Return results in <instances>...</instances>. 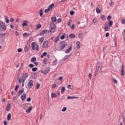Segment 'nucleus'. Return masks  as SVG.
<instances>
[{"instance_id":"obj_1","label":"nucleus","mask_w":125,"mask_h":125,"mask_svg":"<svg viewBox=\"0 0 125 125\" xmlns=\"http://www.w3.org/2000/svg\"><path fill=\"white\" fill-rule=\"evenodd\" d=\"M55 30H56L55 24L54 23H51L50 32L51 33H55Z\"/></svg>"},{"instance_id":"obj_2","label":"nucleus","mask_w":125,"mask_h":125,"mask_svg":"<svg viewBox=\"0 0 125 125\" xmlns=\"http://www.w3.org/2000/svg\"><path fill=\"white\" fill-rule=\"evenodd\" d=\"M31 47L33 50H35V48L36 50H39V44H37L36 45V43L35 42H32L31 43Z\"/></svg>"},{"instance_id":"obj_3","label":"nucleus","mask_w":125,"mask_h":125,"mask_svg":"<svg viewBox=\"0 0 125 125\" xmlns=\"http://www.w3.org/2000/svg\"><path fill=\"white\" fill-rule=\"evenodd\" d=\"M54 6V3H52L49 5L47 9L44 10L45 13H48V12L52 9V7Z\"/></svg>"},{"instance_id":"obj_4","label":"nucleus","mask_w":125,"mask_h":125,"mask_svg":"<svg viewBox=\"0 0 125 125\" xmlns=\"http://www.w3.org/2000/svg\"><path fill=\"white\" fill-rule=\"evenodd\" d=\"M0 27L3 30V31H5L6 30V26H5V23L2 22L1 21H0Z\"/></svg>"},{"instance_id":"obj_5","label":"nucleus","mask_w":125,"mask_h":125,"mask_svg":"<svg viewBox=\"0 0 125 125\" xmlns=\"http://www.w3.org/2000/svg\"><path fill=\"white\" fill-rule=\"evenodd\" d=\"M28 77H29V74H28L27 73L23 74L22 75V81L25 82V81H26V80H27V79L28 78Z\"/></svg>"},{"instance_id":"obj_6","label":"nucleus","mask_w":125,"mask_h":125,"mask_svg":"<svg viewBox=\"0 0 125 125\" xmlns=\"http://www.w3.org/2000/svg\"><path fill=\"white\" fill-rule=\"evenodd\" d=\"M104 30L105 32H107V31L110 30V27H109V24L108 23H105Z\"/></svg>"},{"instance_id":"obj_7","label":"nucleus","mask_w":125,"mask_h":125,"mask_svg":"<svg viewBox=\"0 0 125 125\" xmlns=\"http://www.w3.org/2000/svg\"><path fill=\"white\" fill-rule=\"evenodd\" d=\"M48 46V41H45L43 42L42 44L43 48H46Z\"/></svg>"},{"instance_id":"obj_8","label":"nucleus","mask_w":125,"mask_h":125,"mask_svg":"<svg viewBox=\"0 0 125 125\" xmlns=\"http://www.w3.org/2000/svg\"><path fill=\"white\" fill-rule=\"evenodd\" d=\"M65 44L62 43L61 46H58V50L60 51H61V50H63V48H65Z\"/></svg>"},{"instance_id":"obj_9","label":"nucleus","mask_w":125,"mask_h":125,"mask_svg":"<svg viewBox=\"0 0 125 125\" xmlns=\"http://www.w3.org/2000/svg\"><path fill=\"white\" fill-rule=\"evenodd\" d=\"M33 80H30L27 84V86L29 87V88H32V87L33 86Z\"/></svg>"},{"instance_id":"obj_10","label":"nucleus","mask_w":125,"mask_h":125,"mask_svg":"<svg viewBox=\"0 0 125 125\" xmlns=\"http://www.w3.org/2000/svg\"><path fill=\"white\" fill-rule=\"evenodd\" d=\"M72 51V46H70L68 49H67V50L65 51L66 54H68V53H70Z\"/></svg>"},{"instance_id":"obj_11","label":"nucleus","mask_w":125,"mask_h":125,"mask_svg":"<svg viewBox=\"0 0 125 125\" xmlns=\"http://www.w3.org/2000/svg\"><path fill=\"white\" fill-rule=\"evenodd\" d=\"M121 75L123 76H125V67L124 66V65L122 66Z\"/></svg>"},{"instance_id":"obj_12","label":"nucleus","mask_w":125,"mask_h":125,"mask_svg":"<svg viewBox=\"0 0 125 125\" xmlns=\"http://www.w3.org/2000/svg\"><path fill=\"white\" fill-rule=\"evenodd\" d=\"M76 45L77 49H80V48H81V42H80V41H77Z\"/></svg>"},{"instance_id":"obj_13","label":"nucleus","mask_w":125,"mask_h":125,"mask_svg":"<svg viewBox=\"0 0 125 125\" xmlns=\"http://www.w3.org/2000/svg\"><path fill=\"white\" fill-rule=\"evenodd\" d=\"M25 98H26V94L25 93L22 94L21 96V99L22 100V101H24Z\"/></svg>"},{"instance_id":"obj_14","label":"nucleus","mask_w":125,"mask_h":125,"mask_svg":"<svg viewBox=\"0 0 125 125\" xmlns=\"http://www.w3.org/2000/svg\"><path fill=\"white\" fill-rule=\"evenodd\" d=\"M48 30L45 29L44 30L42 31L41 33H40V36H44V34H45V33H47Z\"/></svg>"},{"instance_id":"obj_15","label":"nucleus","mask_w":125,"mask_h":125,"mask_svg":"<svg viewBox=\"0 0 125 125\" xmlns=\"http://www.w3.org/2000/svg\"><path fill=\"white\" fill-rule=\"evenodd\" d=\"M11 109V104H8L6 106V111H9Z\"/></svg>"},{"instance_id":"obj_16","label":"nucleus","mask_w":125,"mask_h":125,"mask_svg":"<svg viewBox=\"0 0 125 125\" xmlns=\"http://www.w3.org/2000/svg\"><path fill=\"white\" fill-rule=\"evenodd\" d=\"M23 92H24V89L20 90L18 93V95L19 96H20V95H21V94H22V93H23Z\"/></svg>"},{"instance_id":"obj_17","label":"nucleus","mask_w":125,"mask_h":125,"mask_svg":"<svg viewBox=\"0 0 125 125\" xmlns=\"http://www.w3.org/2000/svg\"><path fill=\"white\" fill-rule=\"evenodd\" d=\"M69 37L70 39H75V38H76V36L74 33H71L69 35Z\"/></svg>"},{"instance_id":"obj_18","label":"nucleus","mask_w":125,"mask_h":125,"mask_svg":"<svg viewBox=\"0 0 125 125\" xmlns=\"http://www.w3.org/2000/svg\"><path fill=\"white\" fill-rule=\"evenodd\" d=\"M100 69V68L99 67H96L95 72V77L98 74Z\"/></svg>"},{"instance_id":"obj_19","label":"nucleus","mask_w":125,"mask_h":125,"mask_svg":"<svg viewBox=\"0 0 125 125\" xmlns=\"http://www.w3.org/2000/svg\"><path fill=\"white\" fill-rule=\"evenodd\" d=\"M27 22H28V21L25 20L23 21V23H22V27H25V26H28V24H27Z\"/></svg>"},{"instance_id":"obj_20","label":"nucleus","mask_w":125,"mask_h":125,"mask_svg":"<svg viewBox=\"0 0 125 125\" xmlns=\"http://www.w3.org/2000/svg\"><path fill=\"white\" fill-rule=\"evenodd\" d=\"M39 14L40 17H42V15L43 14V12L42 11V9H40L39 11Z\"/></svg>"},{"instance_id":"obj_21","label":"nucleus","mask_w":125,"mask_h":125,"mask_svg":"<svg viewBox=\"0 0 125 125\" xmlns=\"http://www.w3.org/2000/svg\"><path fill=\"white\" fill-rule=\"evenodd\" d=\"M4 17L5 18L6 23H9V20H8V17H7V16H4Z\"/></svg>"},{"instance_id":"obj_22","label":"nucleus","mask_w":125,"mask_h":125,"mask_svg":"<svg viewBox=\"0 0 125 125\" xmlns=\"http://www.w3.org/2000/svg\"><path fill=\"white\" fill-rule=\"evenodd\" d=\"M43 39H44V37H42V38L39 39V42L41 44H42V42H43Z\"/></svg>"},{"instance_id":"obj_23","label":"nucleus","mask_w":125,"mask_h":125,"mask_svg":"<svg viewBox=\"0 0 125 125\" xmlns=\"http://www.w3.org/2000/svg\"><path fill=\"white\" fill-rule=\"evenodd\" d=\"M47 54V53H46V52H44V53H43L41 56V58H43V57H44V56H46V55Z\"/></svg>"},{"instance_id":"obj_24","label":"nucleus","mask_w":125,"mask_h":125,"mask_svg":"<svg viewBox=\"0 0 125 125\" xmlns=\"http://www.w3.org/2000/svg\"><path fill=\"white\" fill-rule=\"evenodd\" d=\"M76 98H77V97H74V96H68L67 97V99H76Z\"/></svg>"},{"instance_id":"obj_25","label":"nucleus","mask_w":125,"mask_h":125,"mask_svg":"<svg viewBox=\"0 0 125 125\" xmlns=\"http://www.w3.org/2000/svg\"><path fill=\"white\" fill-rule=\"evenodd\" d=\"M7 119L8 121H10L11 119V114L9 113L7 114Z\"/></svg>"},{"instance_id":"obj_26","label":"nucleus","mask_w":125,"mask_h":125,"mask_svg":"<svg viewBox=\"0 0 125 125\" xmlns=\"http://www.w3.org/2000/svg\"><path fill=\"white\" fill-rule=\"evenodd\" d=\"M70 56H71L70 55H66L63 57V58L62 59V60H67V59H68V58H69Z\"/></svg>"},{"instance_id":"obj_27","label":"nucleus","mask_w":125,"mask_h":125,"mask_svg":"<svg viewBox=\"0 0 125 125\" xmlns=\"http://www.w3.org/2000/svg\"><path fill=\"white\" fill-rule=\"evenodd\" d=\"M57 61H58L57 59H55V60L53 61V64H54V66H56V65H57Z\"/></svg>"},{"instance_id":"obj_28","label":"nucleus","mask_w":125,"mask_h":125,"mask_svg":"<svg viewBox=\"0 0 125 125\" xmlns=\"http://www.w3.org/2000/svg\"><path fill=\"white\" fill-rule=\"evenodd\" d=\"M4 42H5V38H2L0 39V43H4Z\"/></svg>"},{"instance_id":"obj_29","label":"nucleus","mask_w":125,"mask_h":125,"mask_svg":"<svg viewBox=\"0 0 125 125\" xmlns=\"http://www.w3.org/2000/svg\"><path fill=\"white\" fill-rule=\"evenodd\" d=\"M113 23L114 22H113V21H108V25H109V27H112V25H113Z\"/></svg>"},{"instance_id":"obj_30","label":"nucleus","mask_w":125,"mask_h":125,"mask_svg":"<svg viewBox=\"0 0 125 125\" xmlns=\"http://www.w3.org/2000/svg\"><path fill=\"white\" fill-rule=\"evenodd\" d=\"M36 61H37V58L33 57V58H31V62H35Z\"/></svg>"},{"instance_id":"obj_31","label":"nucleus","mask_w":125,"mask_h":125,"mask_svg":"<svg viewBox=\"0 0 125 125\" xmlns=\"http://www.w3.org/2000/svg\"><path fill=\"white\" fill-rule=\"evenodd\" d=\"M32 106L29 107L28 109L26 110V113H30V112H31V110H32Z\"/></svg>"},{"instance_id":"obj_32","label":"nucleus","mask_w":125,"mask_h":125,"mask_svg":"<svg viewBox=\"0 0 125 125\" xmlns=\"http://www.w3.org/2000/svg\"><path fill=\"white\" fill-rule=\"evenodd\" d=\"M51 97H57V95L55 93H51Z\"/></svg>"},{"instance_id":"obj_33","label":"nucleus","mask_w":125,"mask_h":125,"mask_svg":"<svg viewBox=\"0 0 125 125\" xmlns=\"http://www.w3.org/2000/svg\"><path fill=\"white\" fill-rule=\"evenodd\" d=\"M28 50H29V49L28 48V46L26 45L24 47V51L25 52H28Z\"/></svg>"},{"instance_id":"obj_34","label":"nucleus","mask_w":125,"mask_h":125,"mask_svg":"<svg viewBox=\"0 0 125 125\" xmlns=\"http://www.w3.org/2000/svg\"><path fill=\"white\" fill-rule=\"evenodd\" d=\"M93 23H94V24H96V23H97V19L95 18L93 19Z\"/></svg>"},{"instance_id":"obj_35","label":"nucleus","mask_w":125,"mask_h":125,"mask_svg":"<svg viewBox=\"0 0 125 125\" xmlns=\"http://www.w3.org/2000/svg\"><path fill=\"white\" fill-rule=\"evenodd\" d=\"M64 91H65V87H62L61 89V92L62 94L64 93Z\"/></svg>"},{"instance_id":"obj_36","label":"nucleus","mask_w":125,"mask_h":125,"mask_svg":"<svg viewBox=\"0 0 125 125\" xmlns=\"http://www.w3.org/2000/svg\"><path fill=\"white\" fill-rule=\"evenodd\" d=\"M42 28V24H39L37 26H36V29L37 30H39V29H41Z\"/></svg>"},{"instance_id":"obj_37","label":"nucleus","mask_w":125,"mask_h":125,"mask_svg":"<svg viewBox=\"0 0 125 125\" xmlns=\"http://www.w3.org/2000/svg\"><path fill=\"white\" fill-rule=\"evenodd\" d=\"M114 4H115V3L113 1H112V0H111L110 2H109V6L112 7L113 5H114Z\"/></svg>"},{"instance_id":"obj_38","label":"nucleus","mask_w":125,"mask_h":125,"mask_svg":"<svg viewBox=\"0 0 125 125\" xmlns=\"http://www.w3.org/2000/svg\"><path fill=\"white\" fill-rule=\"evenodd\" d=\"M96 11L97 13H98V14H99V13H100V12H101V11L98 8H96Z\"/></svg>"},{"instance_id":"obj_39","label":"nucleus","mask_w":125,"mask_h":125,"mask_svg":"<svg viewBox=\"0 0 125 125\" xmlns=\"http://www.w3.org/2000/svg\"><path fill=\"white\" fill-rule=\"evenodd\" d=\"M51 20L52 22H56V17H53L51 18Z\"/></svg>"},{"instance_id":"obj_40","label":"nucleus","mask_w":125,"mask_h":125,"mask_svg":"<svg viewBox=\"0 0 125 125\" xmlns=\"http://www.w3.org/2000/svg\"><path fill=\"white\" fill-rule=\"evenodd\" d=\"M71 23H72V20H69L67 22V25H68V26H69V27H70V26H71Z\"/></svg>"},{"instance_id":"obj_41","label":"nucleus","mask_w":125,"mask_h":125,"mask_svg":"<svg viewBox=\"0 0 125 125\" xmlns=\"http://www.w3.org/2000/svg\"><path fill=\"white\" fill-rule=\"evenodd\" d=\"M58 41H59V37H58L55 39V40H54V42L55 43H56V42H57Z\"/></svg>"},{"instance_id":"obj_42","label":"nucleus","mask_w":125,"mask_h":125,"mask_svg":"<svg viewBox=\"0 0 125 125\" xmlns=\"http://www.w3.org/2000/svg\"><path fill=\"white\" fill-rule=\"evenodd\" d=\"M101 66V65L100 62H97L96 68H100Z\"/></svg>"},{"instance_id":"obj_43","label":"nucleus","mask_w":125,"mask_h":125,"mask_svg":"<svg viewBox=\"0 0 125 125\" xmlns=\"http://www.w3.org/2000/svg\"><path fill=\"white\" fill-rule=\"evenodd\" d=\"M28 36H29V35H28V33H24L23 34V38H27V37H28Z\"/></svg>"},{"instance_id":"obj_44","label":"nucleus","mask_w":125,"mask_h":125,"mask_svg":"<svg viewBox=\"0 0 125 125\" xmlns=\"http://www.w3.org/2000/svg\"><path fill=\"white\" fill-rule=\"evenodd\" d=\"M32 78L35 79H37V74L36 73H34L32 75Z\"/></svg>"},{"instance_id":"obj_45","label":"nucleus","mask_w":125,"mask_h":125,"mask_svg":"<svg viewBox=\"0 0 125 125\" xmlns=\"http://www.w3.org/2000/svg\"><path fill=\"white\" fill-rule=\"evenodd\" d=\"M5 35H6L5 33L0 34V39H1L2 37H5Z\"/></svg>"},{"instance_id":"obj_46","label":"nucleus","mask_w":125,"mask_h":125,"mask_svg":"<svg viewBox=\"0 0 125 125\" xmlns=\"http://www.w3.org/2000/svg\"><path fill=\"white\" fill-rule=\"evenodd\" d=\"M41 86V84L40 83H37L36 85V89H39L40 88V87Z\"/></svg>"},{"instance_id":"obj_47","label":"nucleus","mask_w":125,"mask_h":125,"mask_svg":"<svg viewBox=\"0 0 125 125\" xmlns=\"http://www.w3.org/2000/svg\"><path fill=\"white\" fill-rule=\"evenodd\" d=\"M62 112H66L67 111V107H64L62 109Z\"/></svg>"},{"instance_id":"obj_48","label":"nucleus","mask_w":125,"mask_h":125,"mask_svg":"<svg viewBox=\"0 0 125 125\" xmlns=\"http://www.w3.org/2000/svg\"><path fill=\"white\" fill-rule=\"evenodd\" d=\"M78 37L79 38V39H83V34L79 33L78 35Z\"/></svg>"},{"instance_id":"obj_49","label":"nucleus","mask_w":125,"mask_h":125,"mask_svg":"<svg viewBox=\"0 0 125 125\" xmlns=\"http://www.w3.org/2000/svg\"><path fill=\"white\" fill-rule=\"evenodd\" d=\"M37 70H38V68L37 67H34L32 69V72H36V71H37Z\"/></svg>"},{"instance_id":"obj_50","label":"nucleus","mask_w":125,"mask_h":125,"mask_svg":"<svg viewBox=\"0 0 125 125\" xmlns=\"http://www.w3.org/2000/svg\"><path fill=\"white\" fill-rule=\"evenodd\" d=\"M112 80H113V82L114 83H118V81H117L116 79L113 78Z\"/></svg>"},{"instance_id":"obj_51","label":"nucleus","mask_w":125,"mask_h":125,"mask_svg":"<svg viewBox=\"0 0 125 125\" xmlns=\"http://www.w3.org/2000/svg\"><path fill=\"white\" fill-rule=\"evenodd\" d=\"M121 23H122V24H125V19H122L121 20Z\"/></svg>"},{"instance_id":"obj_52","label":"nucleus","mask_w":125,"mask_h":125,"mask_svg":"<svg viewBox=\"0 0 125 125\" xmlns=\"http://www.w3.org/2000/svg\"><path fill=\"white\" fill-rule=\"evenodd\" d=\"M23 66H24V61H21V67H23Z\"/></svg>"},{"instance_id":"obj_53","label":"nucleus","mask_w":125,"mask_h":125,"mask_svg":"<svg viewBox=\"0 0 125 125\" xmlns=\"http://www.w3.org/2000/svg\"><path fill=\"white\" fill-rule=\"evenodd\" d=\"M70 14L71 15H74V14H75V12H74V11H71L70 12Z\"/></svg>"},{"instance_id":"obj_54","label":"nucleus","mask_w":125,"mask_h":125,"mask_svg":"<svg viewBox=\"0 0 125 125\" xmlns=\"http://www.w3.org/2000/svg\"><path fill=\"white\" fill-rule=\"evenodd\" d=\"M34 64H33L32 63H30V64H29V67L30 68H33V67H34Z\"/></svg>"},{"instance_id":"obj_55","label":"nucleus","mask_w":125,"mask_h":125,"mask_svg":"<svg viewBox=\"0 0 125 125\" xmlns=\"http://www.w3.org/2000/svg\"><path fill=\"white\" fill-rule=\"evenodd\" d=\"M46 62H47V61L46 60V59H44L43 60V63L44 64H46Z\"/></svg>"},{"instance_id":"obj_56","label":"nucleus","mask_w":125,"mask_h":125,"mask_svg":"<svg viewBox=\"0 0 125 125\" xmlns=\"http://www.w3.org/2000/svg\"><path fill=\"white\" fill-rule=\"evenodd\" d=\"M22 48H20L18 49V52H22Z\"/></svg>"},{"instance_id":"obj_57","label":"nucleus","mask_w":125,"mask_h":125,"mask_svg":"<svg viewBox=\"0 0 125 125\" xmlns=\"http://www.w3.org/2000/svg\"><path fill=\"white\" fill-rule=\"evenodd\" d=\"M67 88L71 89L72 88V85H71V84L67 85Z\"/></svg>"},{"instance_id":"obj_58","label":"nucleus","mask_w":125,"mask_h":125,"mask_svg":"<svg viewBox=\"0 0 125 125\" xmlns=\"http://www.w3.org/2000/svg\"><path fill=\"white\" fill-rule=\"evenodd\" d=\"M15 35L16 36H19V32L18 31H15Z\"/></svg>"},{"instance_id":"obj_59","label":"nucleus","mask_w":125,"mask_h":125,"mask_svg":"<svg viewBox=\"0 0 125 125\" xmlns=\"http://www.w3.org/2000/svg\"><path fill=\"white\" fill-rule=\"evenodd\" d=\"M107 19L108 20V21H110V20H111V16H108L107 18Z\"/></svg>"},{"instance_id":"obj_60","label":"nucleus","mask_w":125,"mask_h":125,"mask_svg":"<svg viewBox=\"0 0 125 125\" xmlns=\"http://www.w3.org/2000/svg\"><path fill=\"white\" fill-rule=\"evenodd\" d=\"M61 21H62V20H61V19L60 18H59V19L57 20V22H58V23H60V22H61Z\"/></svg>"},{"instance_id":"obj_61","label":"nucleus","mask_w":125,"mask_h":125,"mask_svg":"<svg viewBox=\"0 0 125 125\" xmlns=\"http://www.w3.org/2000/svg\"><path fill=\"white\" fill-rule=\"evenodd\" d=\"M70 28L71 30H73L74 28H75V24H72Z\"/></svg>"},{"instance_id":"obj_62","label":"nucleus","mask_w":125,"mask_h":125,"mask_svg":"<svg viewBox=\"0 0 125 125\" xmlns=\"http://www.w3.org/2000/svg\"><path fill=\"white\" fill-rule=\"evenodd\" d=\"M19 87V85H16L15 88V90L16 91L17 90L18 88Z\"/></svg>"},{"instance_id":"obj_63","label":"nucleus","mask_w":125,"mask_h":125,"mask_svg":"<svg viewBox=\"0 0 125 125\" xmlns=\"http://www.w3.org/2000/svg\"><path fill=\"white\" fill-rule=\"evenodd\" d=\"M64 39H65V36L62 35V36L61 37V40H64Z\"/></svg>"},{"instance_id":"obj_64","label":"nucleus","mask_w":125,"mask_h":125,"mask_svg":"<svg viewBox=\"0 0 125 125\" xmlns=\"http://www.w3.org/2000/svg\"><path fill=\"white\" fill-rule=\"evenodd\" d=\"M57 86L56 84H54V85H53L52 86V88H55Z\"/></svg>"}]
</instances>
